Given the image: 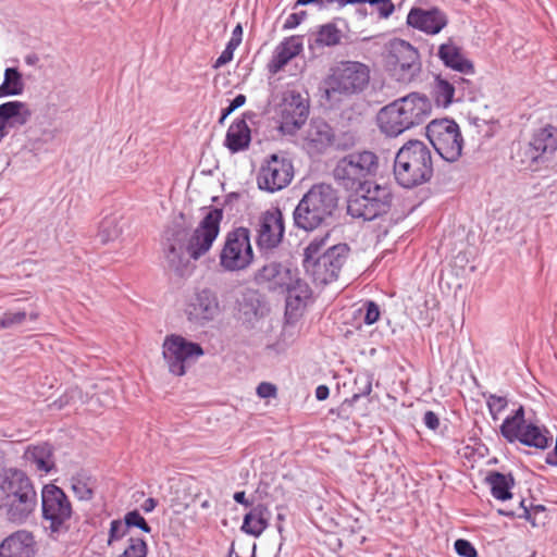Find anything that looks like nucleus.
I'll use <instances>...</instances> for the list:
<instances>
[{
    "instance_id": "45",
    "label": "nucleus",
    "mask_w": 557,
    "mask_h": 557,
    "mask_svg": "<svg viewBox=\"0 0 557 557\" xmlns=\"http://www.w3.org/2000/svg\"><path fill=\"white\" fill-rule=\"evenodd\" d=\"M520 506L523 510V513L519 515V517L524 518L533 527H536L537 525L536 517L539 513H543L545 511V507L543 505H536V506H532L531 508H527L524 506V500L520 502Z\"/></svg>"
},
{
    "instance_id": "56",
    "label": "nucleus",
    "mask_w": 557,
    "mask_h": 557,
    "mask_svg": "<svg viewBox=\"0 0 557 557\" xmlns=\"http://www.w3.org/2000/svg\"><path fill=\"white\" fill-rule=\"evenodd\" d=\"M157 505H158V502H157L154 498L149 497V498H147V499L143 503V505H141V509H143L146 513H149V512H151V511H153V510H154V508L157 507Z\"/></svg>"
},
{
    "instance_id": "59",
    "label": "nucleus",
    "mask_w": 557,
    "mask_h": 557,
    "mask_svg": "<svg viewBox=\"0 0 557 557\" xmlns=\"http://www.w3.org/2000/svg\"><path fill=\"white\" fill-rule=\"evenodd\" d=\"M240 45L239 41H237V39H230L228 42L226 44V47H225V50L232 52V54L234 55V50Z\"/></svg>"
},
{
    "instance_id": "19",
    "label": "nucleus",
    "mask_w": 557,
    "mask_h": 557,
    "mask_svg": "<svg viewBox=\"0 0 557 557\" xmlns=\"http://www.w3.org/2000/svg\"><path fill=\"white\" fill-rule=\"evenodd\" d=\"M285 234L283 213L280 209L265 211L257 228V246L261 252H269L278 247Z\"/></svg>"
},
{
    "instance_id": "36",
    "label": "nucleus",
    "mask_w": 557,
    "mask_h": 557,
    "mask_svg": "<svg viewBox=\"0 0 557 557\" xmlns=\"http://www.w3.org/2000/svg\"><path fill=\"white\" fill-rule=\"evenodd\" d=\"M25 84L17 67H7L3 82L0 85V98L20 96L23 94Z\"/></svg>"
},
{
    "instance_id": "52",
    "label": "nucleus",
    "mask_w": 557,
    "mask_h": 557,
    "mask_svg": "<svg viewBox=\"0 0 557 557\" xmlns=\"http://www.w3.org/2000/svg\"><path fill=\"white\" fill-rule=\"evenodd\" d=\"M371 386L372 385H366V388L362 393H355L351 398H347L342 403V408L345 409L346 407L352 406L360 397L369 395L371 393Z\"/></svg>"
},
{
    "instance_id": "8",
    "label": "nucleus",
    "mask_w": 557,
    "mask_h": 557,
    "mask_svg": "<svg viewBox=\"0 0 557 557\" xmlns=\"http://www.w3.org/2000/svg\"><path fill=\"white\" fill-rule=\"evenodd\" d=\"M379 170V157L369 150L351 152L337 161L333 171L335 181L346 190L371 183Z\"/></svg>"
},
{
    "instance_id": "28",
    "label": "nucleus",
    "mask_w": 557,
    "mask_h": 557,
    "mask_svg": "<svg viewBox=\"0 0 557 557\" xmlns=\"http://www.w3.org/2000/svg\"><path fill=\"white\" fill-rule=\"evenodd\" d=\"M385 60L387 66H393L400 62H416L419 61V53L408 41L394 38L386 45Z\"/></svg>"
},
{
    "instance_id": "13",
    "label": "nucleus",
    "mask_w": 557,
    "mask_h": 557,
    "mask_svg": "<svg viewBox=\"0 0 557 557\" xmlns=\"http://www.w3.org/2000/svg\"><path fill=\"white\" fill-rule=\"evenodd\" d=\"M426 137L443 160L453 163L461 157L463 138L459 125L453 119L431 121L426 126Z\"/></svg>"
},
{
    "instance_id": "35",
    "label": "nucleus",
    "mask_w": 557,
    "mask_h": 557,
    "mask_svg": "<svg viewBox=\"0 0 557 557\" xmlns=\"http://www.w3.org/2000/svg\"><path fill=\"white\" fill-rule=\"evenodd\" d=\"M96 479L87 471L81 470L71 478V487L79 500H90L94 497Z\"/></svg>"
},
{
    "instance_id": "25",
    "label": "nucleus",
    "mask_w": 557,
    "mask_h": 557,
    "mask_svg": "<svg viewBox=\"0 0 557 557\" xmlns=\"http://www.w3.org/2000/svg\"><path fill=\"white\" fill-rule=\"evenodd\" d=\"M292 271L280 262H270L259 269L255 274V282L257 284H269L272 289L284 287L287 280L290 281Z\"/></svg>"
},
{
    "instance_id": "32",
    "label": "nucleus",
    "mask_w": 557,
    "mask_h": 557,
    "mask_svg": "<svg viewBox=\"0 0 557 557\" xmlns=\"http://www.w3.org/2000/svg\"><path fill=\"white\" fill-rule=\"evenodd\" d=\"M39 311L33 306L9 309L0 317V327L11 329L25 322H35L39 318Z\"/></svg>"
},
{
    "instance_id": "47",
    "label": "nucleus",
    "mask_w": 557,
    "mask_h": 557,
    "mask_svg": "<svg viewBox=\"0 0 557 557\" xmlns=\"http://www.w3.org/2000/svg\"><path fill=\"white\" fill-rule=\"evenodd\" d=\"M455 550L461 557H476L475 547L467 540L458 539L455 542Z\"/></svg>"
},
{
    "instance_id": "55",
    "label": "nucleus",
    "mask_w": 557,
    "mask_h": 557,
    "mask_svg": "<svg viewBox=\"0 0 557 557\" xmlns=\"http://www.w3.org/2000/svg\"><path fill=\"white\" fill-rule=\"evenodd\" d=\"M233 498L236 503L244 505L245 507L251 506V503L246 498V493L244 491L235 492Z\"/></svg>"
},
{
    "instance_id": "58",
    "label": "nucleus",
    "mask_w": 557,
    "mask_h": 557,
    "mask_svg": "<svg viewBox=\"0 0 557 557\" xmlns=\"http://www.w3.org/2000/svg\"><path fill=\"white\" fill-rule=\"evenodd\" d=\"M231 39H237V41L242 42V39H243V27L240 24H237L233 32H232V37Z\"/></svg>"
},
{
    "instance_id": "54",
    "label": "nucleus",
    "mask_w": 557,
    "mask_h": 557,
    "mask_svg": "<svg viewBox=\"0 0 557 557\" xmlns=\"http://www.w3.org/2000/svg\"><path fill=\"white\" fill-rule=\"evenodd\" d=\"M246 102V96L243 94L236 95L232 100L228 102V107L235 111L236 109L243 107Z\"/></svg>"
},
{
    "instance_id": "31",
    "label": "nucleus",
    "mask_w": 557,
    "mask_h": 557,
    "mask_svg": "<svg viewBox=\"0 0 557 557\" xmlns=\"http://www.w3.org/2000/svg\"><path fill=\"white\" fill-rule=\"evenodd\" d=\"M485 482L490 486L494 498L505 502L512 497L511 490L515 485V479L511 473L491 471L486 475Z\"/></svg>"
},
{
    "instance_id": "37",
    "label": "nucleus",
    "mask_w": 557,
    "mask_h": 557,
    "mask_svg": "<svg viewBox=\"0 0 557 557\" xmlns=\"http://www.w3.org/2000/svg\"><path fill=\"white\" fill-rule=\"evenodd\" d=\"M342 33L333 23L322 25L318 30L315 42L321 47H334L341 42Z\"/></svg>"
},
{
    "instance_id": "4",
    "label": "nucleus",
    "mask_w": 557,
    "mask_h": 557,
    "mask_svg": "<svg viewBox=\"0 0 557 557\" xmlns=\"http://www.w3.org/2000/svg\"><path fill=\"white\" fill-rule=\"evenodd\" d=\"M329 239V232L317 235L304 248L302 268L317 285L335 282L349 257L347 244L327 246Z\"/></svg>"
},
{
    "instance_id": "24",
    "label": "nucleus",
    "mask_w": 557,
    "mask_h": 557,
    "mask_svg": "<svg viewBox=\"0 0 557 557\" xmlns=\"http://www.w3.org/2000/svg\"><path fill=\"white\" fill-rule=\"evenodd\" d=\"M286 292V310L293 311L306 307L308 301L311 299L312 292L308 283L301 278H294L290 274V281L287 280V284L282 287Z\"/></svg>"
},
{
    "instance_id": "40",
    "label": "nucleus",
    "mask_w": 557,
    "mask_h": 557,
    "mask_svg": "<svg viewBox=\"0 0 557 557\" xmlns=\"http://www.w3.org/2000/svg\"><path fill=\"white\" fill-rule=\"evenodd\" d=\"M121 234V230L115 223V219H104L100 225L98 239L102 244H107L116 239Z\"/></svg>"
},
{
    "instance_id": "1",
    "label": "nucleus",
    "mask_w": 557,
    "mask_h": 557,
    "mask_svg": "<svg viewBox=\"0 0 557 557\" xmlns=\"http://www.w3.org/2000/svg\"><path fill=\"white\" fill-rule=\"evenodd\" d=\"M222 219L223 210L210 207L191 233L180 226L168 230L164 244L168 268L177 275L184 276L189 259L197 261L212 248L220 234Z\"/></svg>"
},
{
    "instance_id": "23",
    "label": "nucleus",
    "mask_w": 557,
    "mask_h": 557,
    "mask_svg": "<svg viewBox=\"0 0 557 557\" xmlns=\"http://www.w3.org/2000/svg\"><path fill=\"white\" fill-rule=\"evenodd\" d=\"M237 310L239 318L247 324H253L269 312L263 297L255 289H246L242 293L237 299Z\"/></svg>"
},
{
    "instance_id": "49",
    "label": "nucleus",
    "mask_w": 557,
    "mask_h": 557,
    "mask_svg": "<svg viewBox=\"0 0 557 557\" xmlns=\"http://www.w3.org/2000/svg\"><path fill=\"white\" fill-rule=\"evenodd\" d=\"M305 17H306V12L305 11H300V12H297V13H292L285 20L283 28L284 29H294L298 25H300V23L305 20Z\"/></svg>"
},
{
    "instance_id": "43",
    "label": "nucleus",
    "mask_w": 557,
    "mask_h": 557,
    "mask_svg": "<svg viewBox=\"0 0 557 557\" xmlns=\"http://www.w3.org/2000/svg\"><path fill=\"white\" fill-rule=\"evenodd\" d=\"M124 521L127 525V528H138L145 533L151 532V527L148 524V522L145 520V518L139 513L138 510H132L128 511L124 516Z\"/></svg>"
},
{
    "instance_id": "64",
    "label": "nucleus",
    "mask_w": 557,
    "mask_h": 557,
    "mask_svg": "<svg viewBox=\"0 0 557 557\" xmlns=\"http://www.w3.org/2000/svg\"><path fill=\"white\" fill-rule=\"evenodd\" d=\"M333 2H335V0H320L319 7L320 8H325V7H327L329 4H331Z\"/></svg>"
},
{
    "instance_id": "14",
    "label": "nucleus",
    "mask_w": 557,
    "mask_h": 557,
    "mask_svg": "<svg viewBox=\"0 0 557 557\" xmlns=\"http://www.w3.org/2000/svg\"><path fill=\"white\" fill-rule=\"evenodd\" d=\"M162 354L170 372L182 376L191 362L205 355V350L198 343L178 334H170L163 341Z\"/></svg>"
},
{
    "instance_id": "27",
    "label": "nucleus",
    "mask_w": 557,
    "mask_h": 557,
    "mask_svg": "<svg viewBox=\"0 0 557 557\" xmlns=\"http://www.w3.org/2000/svg\"><path fill=\"white\" fill-rule=\"evenodd\" d=\"M302 50V42L299 37H289L282 41L274 51L269 70L272 73L281 71L293 58Z\"/></svg>"
},
{
    "instance_id": "41",
    "label": "nucleus",
    "mask_w": 557,
    "mask_h": 557,
    "mask_svg": "<svg viewBox=\"0 0 557 557\" xmlns=\"http://www.w3.org/2000/svg\"><path fill=\"white\" fill-rule=\"evenodd\" d=\"M148 546L141 537H129L128 545L117 557H147Z\"/></svg>"
},
{
    "instance_id": "18",
    "label": "nucleus",
    "mask_w": 557,
    "mask_h": 557,
    "mask_svg": "<svg viewBox=\"0 0 557 557\" xmlns=\"http://www.w3.org/2000/svg\"><path fill=\"white\" fill-rule=\"evenodd\" d=\"M308 115V99L295 90L286 92L280 110L281 132L293 135L306 123Z\"/></svg>"
},
{
    "instance_id": "22",
    "label": "nucleus",
    "mask_w": 557,
    "mask_h": 557,
    "mask_svg": "<svg viewBox=\"0 0 557 557\" xmlns=\"http://www.w3.org/2000/svg\"><path fill=\"white\" fill-rule=\"evenodd\" d=\"M437 57L446 67L459 74L473 75L475 72L472 61L463 55L462 49L451 38L438 47Z\"/></svg>"
},
{
    "instance_id": "6",
    "label": "nucleus",
    "mask_w": 557,
    "mask_h": 557,
    "mask_svg": "<svg viewBox=\"0 0 557 557\" xmlns=\"http://www.w3.org/2000/svg\"><path fill=\"white\" fill-rule=\"evenodd\" d=\"M337 205V193L331 185H314L296 206L293 212L294 224L297 228L313 231L326 223Z\"/></svg>"
},
{
    "instance_id": "42",
    "label": "nucleus",
    "mask_w": 557,
    "mask_h": 557,
    "mask_svg": "<svg viewBox=\"0 0 557 557\" xmlns=\"http://www.w3.org/2000/svg\"><path fill=\"white\" fill-rule=\"evenodd\" d=\"M486 404L492 419L496 421L498 420L499 414L506 409L508 400L505 396L490 394L486 396Z\"/></svg>"
},
{
    "instance_id": "16",
    "label": "nucleus",
    "mask_w": 557,
    "mask_h": 557,
    "mask_svg": "<svg viewBox=\"0 0 557 557\" xmlns=\"http://www.w3.org/2000/svg\"><path fill=\"white\" fill-rule=\"evenodd\" d=\"M223 307L218 294L208 287L197 289L186 301L184 314L187 321L196 327H206L218 320Z\"/></svg>"
},
{
    "instance_id": "10",
    "label": "nucleus",
    "mask_w": 557,
    "mask_h": 557,
    "mask_svg": "<svg viewBox=\"0 0 557 557\" xmlns=\"http://www.w3.org/2000/svg\"><path fill=\"white\" fill-rule=\"evenodd\" d=\"M500 434L508 443L519 442L524 446L542 450L546 449L553 440L547 429L525 420L522 406L504 419Z\"/></svg>"
},
{
    "instance_id": "5",
    "label": "nucleus",
    "mask_w": 557,
    "mask_h": 557,
    "mask_svg": "<svg viewBox=\"0 0 557 557\" xmlns=\"http://www.w3.org/2000/svg\"><path fill=\"white\" fill-rule=\"evenodd\" d=\"M393 172L397 184L404 188H413L429 182L433 176L430 148L418 139L407 141L396 153Z\"/></svg>"
},
{
    "instance_id": "2",
    "label": "nucleus",
    "mask_w": 557,
    "mask_h": 557,
    "mask_svg": "<svg viewBox=\"0 0 557 557\" xmlns=\"http://www.w3.org/2000/svg\"><path fill=\"white\" fill-rule=\"evenodd\" d=\"M432 101L421 92H410L381 108L376 124L382 134L395 138L419 125L431 116Z\"/></svg>"
},
{
    "instance_id": "48",
    "label": "nucleus",
    "mask_w": 557,
    "mask_h": 557,
    "mask_svg": "<svg viewBox=\"0 0 557 557\" xmlns=\"http://www.w3.org/2000/svg\"><path fill=\"white\" fill-rule=\"evenodd\" d=\"M366 313L363 321L367 325L374 324L380 318V308L374 301H367L364 304Z\"/></svg>"
},
{
    "instance_id": "20",
    "label": "nucleus",
    "mask_w": 557,
    "mask_h": 557,
    "mask_svg": "<svg viewBox=\"0 0 557 557\" xmlns=\"http://www.w3.org/2000/svg\"><path fill=\"white\" fill-rule=\"evenodd\" d=\"M447 23V15L436 7L431 9L413 7L407 15L408 26L428 35L441 33L442 29L446 27Z\"/></svg>"
},
{
    "instance_id": "63",
    "label": "nucleus",
    "mask_w": 557,
    "mask_h": 557,
    "mask_svg": "<svg viewBox=\"0 0 557 557\" xmlns=\"http://www.w3.org/2000/svg\"><path fill=\"white\" fill-rule=\"evenodd\" d=\"M335 2L337 3L338 9H343L347 4H351L350 2H352V0H335Z\"/></svg>"
},
{
    "instance_id": "17",
    "label": "nucleus",
    "mask_w": 557,
    "mask_h": 557,
    "mask_svg": "<svg viewBox=\"0 0 557 557\" xmlns=\"http://www.w3.org/2000/svg\"><path fill=\"white\" fill-rule=\"evenodd\" d=\"M557 150V127L545 125L536 129L530 141L521 149V162L532 168L534 164L544 163Z\"/></svg>"
},
{
    "instance_id": "33",
    "label": "nucleus",
    "mask_w": 557,
    "mask_h": 557,
    "mask_svg": "<svg viewBox=\"0 0 557 557\" xmlns=\"http://www.w3.org/2000/svg\"><path fill=\"white\" fill-rule=\"evenodd\" d=\"M432 97L438 108H448L454 101H457L453 82L442 75H436L432 86Z\"/></svg>"
},
{
    "instance_id": "46",
    "label": "nucleus",
    "mask_w": 557,
    "mask_h": 557,
    "mask_svg": "<svg viewBox=\"0 0 557 557\" xmlns=\"http://www.w3.org/2000/svg\"><path fill=\"white\" fill-rule=\"evenodd\" d=\"M370 5H376L379 15L382 18H388L395 11L392 0H366Z\"/></svg>"
},
{
    "instance_id": "7",
    "label": "nucleus",
    "mask_w": 557,
    "mask_h": 557,
    "mask_svg": "<svg viewBox=\"0 0 557 557\" xmlns=\"http://www.w3.org/2000/svg\"><path fill=\"white\" fill-rule=\"evenodd\" d=\"M72 504L63 490L46 484L41 490V524L49 537L57 540L71 529Z\"/></svg>"
},
{
    "instance_id": "12",
    "label": "nucleus",
    "mask_w": 557,
    "mask_h": 557,
    "mask_svg": "<svg viewBox=\"0 0 557 557\" xmlns=\"http://www.w3.org/2000/svg\"><path fill=\"white\" fill-rule=\"evenodd\" d=\"M370 82V69L358 61H342L332 70L326 79V95L351 96L362 92Z\"/></svg>"
},
{
    "instance_id": "30",
    "label": "nucleus",
    "mask_w": 557,
    "mask_h": 557,
    "mask_svg": "<svg viewBox=\"0 0 557 557\" xmlns=\"http://www.w3.org/2000/svg\"><path fill=\"white\" fill-rule=\"evenodd\" d=\"M25 458L40 472L49 473L54 468L53 448L48 443L29 446Z\"/></svg>"
},
{
    "instance_id": "51",
    "label": "nucleus",
    "mask_w": 557,
    "mask_h": 557,
    "mask_svg": "<svg viewBox=\"0 0 557 557\" xmlns=\"http://www.w3.org/2000/svg\"><path fill=\"white\" fill-rule=\"evenodd\" d=\"M257 394L261 398L274 397L276 395V385H257Z\"/></svg>"
},
{
    "instance_id": "26",
    "label": "nucleus",
    "mask_w": 557,
    "mask_h": 557,
    "mask_svg": "<svg viewBox=\"0 0 557 557\" xmlns=\"http://www.w3.org/2000/svg\"><path fill=\"white\" fill-rule=\"evenodd\" d=\"M251 141L250 128L244 119L235 120L227 128L224 145L232 152L244 151Z\"/></svg>"
},
{
    "instance_id": "34",
    "label": "nucleus",
    "mask_w": 557,
    "mask_h": 557,
    "mask_svg": "<svg viewBox=\"0 0 557 557\" xmlns=\"http://www.w3.org/2000/svg\"><path fill=\"white\" fill-rule=\"evenodd\" d=\"M334 139L333 128L323 121H314L308 131V140L318 151L331 146Z\"/></svg>"
},
{
    "instance_id": "61",
    "label": "nucleus",
    "mask_w": 557,
    "mask_h": 557,
    "mask_svg": "<svg viewBox=\"0 0 557 557\" xmlns=\"http://www.w3.org/2000/svg\"><path fill=\"white\" fill-rule=\"evenodd\" d=\"M234 111L227 106L226 108L222 109L220 123H223L224 120Z\"/></svg>"
},
{
    "instance_id": "53",
    "label": "nucleus",
    "mask_w": 557,
    "mask_h": 557,
    "mask_svg": "<svg viewBox=\"0 0 557 557\" xmlns=\"http://www.w3.org/2000/svg\"><path fill=\"white\" fill-rule=\"evenodd\" d=\"M233 59V54L232 52L227 51V50H223L221 52V54L218 57V59L214 61L213 63V69H220L222 67L223 65L227 64L228 62H231Z\"/></svg>"
},
{
    "instance_id": "60",
    "label": "nucleus",
    "mask_w": 557,
    "mask_h": 557,
    "mask_svg": "<svg viewBox=\"0 0 557 557\" xmlns=\"http://www.w3.org/2000/svg\"><path fill=\"white\" fill-rule=\"evenodd\" d=\"M545 461L549 466L557 467V456L554 451L547 454Z\"/></svg>"
},
{
    "instance_id": "21",
    "label": "nucleus",
    "mask_w": 557,
    "mask_h": 557,
    "mask_svg": "<svg viewBox=\"0 0 557 557\" xmlns=\"http://www.w3.org/2000/svg\"><path fill=\"white\" fill-rule=\"evenodd\" d=\"M32 532L18 530L0 544V557H33L36 553Z\"/></svg>"
},
{
    "instance_id": "15",
    "label": "nucleus",
    "mask_w": 557,
    "mask_h": 557,
    "mask_svg": "<svg viewBox=\"0 0 557 557\" xmlns=\"http://www.w3.org/2000/svg\"><path fill=\"white\" fill-rule=\"evenodd\" d=\"M293 177L292 161L283 153H272L261 163L257 185L259 189L273 194L287 187Z\"/></svg>"
},
{
    "instance_id": "11",
    "label": "nucleus",
    "mask_w": 557,
    "mask_h": 557,
    "mask_svg": "<svg viewBox=\"0 0 557 557\" xmlns=\"http://www.w3.org/2000/svg\"><path fill=\"white\" fill-rule=\"evenodd\" d=\"M250 231L239 226L226 233L219 253V265L224 272H240L253 262Z\"/></svg>"
},
{
    "instance_id": "38",
    "label": "nucleus",
    "mask_w": 557,
    "mask_h": 557,
    "mask_svg": "<svg viewBox=\"0 0 557 557\" xmlns=\"http://www.w3.org/2000/svg\"><path fill=\"white\" fill-rule=\"evenodd\" d=\"M454 88L457 95V101L467 99L473 100L476 95V85L471 79L461 75L455 74L451 77Z\"/></svg>"
},
{
    "instance_id": "3",
    "label": "nucleus",
    "mask_w": 557,
    "mask_h": 557,
    "mask_svg": "<svg viewBox=\"0 0 557 557\" xmlns=\"http://www.w3.org/2000/svg\"><path fill=\"white\" fill-rule=\"evenodd\" d=\"M38 505L37 492L28 475L18 469L0 473V513L15 524L25 523Z\"/></svg>"
},
{
    "instance_id": "29",
    "label": "nucleus",
    "mask_w": 557,
    "mask_h": 557,
    "mask_svg": "<svg viewBox=\"0 0 557 557\" xmlns=\"http://www.w3.org/2000/svg\"><path fill=\"white\" fill-rule=\"evenodd\" d=\"M270 515L265 505L258 504L245 515L240 530L246 534L259 537L269 527Z\"/></svg>"
},
{
    "instance_id": "9",
    "label": "nucleus",
    "mask_w": 557,
    "mask_h": 557,
    "mask_svg": "<svg viewBox=\"0 0 557 557\" xmlns=\"http://www.w3.org/2000/svg\"><path fill=\"white\" fill-rule=\"evenodd\" d=\"M352 191L347 201V212L352 218L372 221L392 207L393 194L388 186L371 183Z\"/></svg>"
},
{
    "instance_id": "57",
    "label": "nucleus",
    "mask_w": 557,
    "mask_h": 557,
    "mask_svg": "<svg viewBox=\"0 0 557 557\" xmlns=\"http://www.w3.org/2000/svg\"><path fill=\"white\" fill-rule=\"evenodd\" d=\"M329 394H330V392H329L327 385H318L317 391H315L317 399L324 400L329 397Z\"/></svg>"
},
{
    "instance_id": "50",
    "label": "nucleus",
    "mask_w": 557,
    "mask_h": 557,
    "mask_svg": "<svg viewBox=\"0 0 557 557\" xmlns=\"http://www.w3.org/2000/svg\"><path fill=\"white\" fill-rule=\"evenodd\" d=\"M423 423L428 429L435 431L440 426V419L435 412L429 410L424 413Z\"/></svg>"
},
{
    "instance_id": "39",
    "label": "nucleus",
    "mask_w": 557,
    "mask_h": 557,
    "mask_svg": "<svg viewBox=\"0 0 557 557\" xmlns=\"http://www.w3.org/2000/svg\"><path fill=\"white\" fill-rule=\"evenodd\" d=\"M399 82H410L420 71L419 61L416 62H400L393 66H388Z\"/></svg>"
},
{
    "instance_id": "44",
    "label": "nucleus",
    "mask_w": 557,
    "mask_h": 557,
    "mask_svg": "<svg viewBox=\"0 0 557 557\" xmlns=\"http://www.w3.org/2000/svg\"><path fill=\"white\" fill-rule=\"evenodd\" d=\"M128 532L125 521L114 519L110 523L108 545H112L115 541L123 539Z\"/></svg>"
},
{
    "instance_id": "62",
    "label": "nucleus",
    "mask_w": 557,
    "mask_h": 557,
    "mask_svg": "<svg viewBox=\"0 0 557 557\" xmlns=\"http://www.w3.org/2000/svg\"><path fill=\"white\" fill-rule=\"evenodd\" d=\"M319 2H320V0H297L296 5H308V4H313V3L319 4Z\"/></svg>"
}]
</instances>
